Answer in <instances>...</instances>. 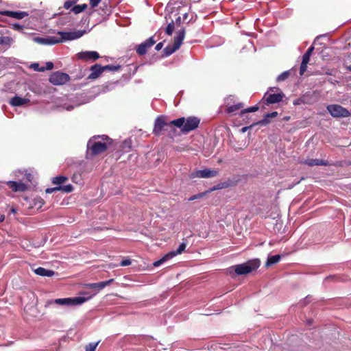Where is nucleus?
<instances>
[{
	"label": "nucleus",
	"instance_id": "33",
	"mask_svg": "<svg viewBox=\"0 0 351 351\" xmlns=\"http://www.w3.org/2000/svg\"><path fill=\"white\" fill-rule=\"evenodd\" d=\"M30 68H32V69H34L36 71H40V72L44 71L43 66H40L39 64L36 63V62L32 63L30 65Z\"/></svg>",
	"mask_w": 351,
	"mask_h": 351
},
{
	"label": "nucleus",
	"instance_id": "52",
	"mask_svg": "<svg viewBox=\"0 0 351 351\" xmlns=\"http://www.w3.org/2000/svg\"><path fill=\"white\" fill-rule=\"evenodd\" d=\"M180 20H181V18H180V16H179V17L176 19V23H180Z\"/></svg>",
	"mask_w": 351,
	"mask_h": 351
},
{
	"label": "nucleus",
	"instance_id": "13",
	"mask_svg": "<svg viewBox=\"0 0 351 351\" xmlns=\"http://www.w3.org/2000/svg\"><path fill=\"white\" fill-rule=\"evenodd\" d=\"M155 43L156 40L154 39V37H149L148 39L145 40L137 47L136 52L139 55H145L147 53L148 48L152 47L154 44H155Z\"/></svg>",
	"mask_w": 351,
	"mask_h": 351
},
{
	"label": "nucleus",
	"instance_id": "29",
	"mask_svg": "<svg viewBox=\"0 0 351 351\" xmlns=\"http://www.w3.org/2000/svg\"><path fill=\"white\" fill-rule=\"evenodd\" d=\"M174 28H175L174 22L171 21V23H169L168 24V25L167 26V27L165 29L166 34L169 36H171L174 30Z\"/></svg>",
	"mask_w": 351,
	"mask_h": 351
},
{
	"label": "nucleus",
	"instance_id": "4",
	"mask_svg": "<svg viewBox=\"0 0 351 351\" xmlns=\"http://www.w3.org/2000/svg\"><path fill=\"white\" fill-rule=\"evenodd\" d=\"M260 261L257 258L250 260L244 263L235 265L228 269L230 274L245 275L257 269L260 266Z\"/></svg>",
	"mask_w": 351,
	"mask_h": 351
},
{
	"label": "nucleus",
	"instance_id": "17",
	"mask_svg": "<svg viewBox=\"0 0 351 351\" xmlns=\"http://www.w3.org/2000/svg\"><path fill=\"white\" fill-rule=\"evenodd\" d=\"M113 281H114L113 279H110L106 281H102V282H96V283H89V284H87L86 286V287L94 289L97 290V291H99L103 289L104 288H105L106 286L109 285Z\"/></svg>",
	"mask_w": 351,
	"mask_h": 351
},
{
	"label": "nucleus",
	"instance_id": "8",
	"mask_svg": "<svg viewBox=\"0 0 351 351\" xmlns=\"http://www.w3.org/2000/svg\"><path fill=\"white\" fill-rule=\"evenodd\" d=\"M173 126L174 125H171V121L167 123L165 121L164 117L159 116L155 120L153 133L155 135L159 136L162 134V130L171 129Z\"/></svg>",
	"mask_w": 351,
	"mask_h": 351
},
{
	"label": "nucleus",
	"instance_id": "18",
	"mask_svg": "<svg viewBox=\"0 0 351 351\" xmlns=\"http://www.w3.org/2000/svg\"><path fill=\"white\" fill-rule=\"evenodd\" d=\"M7 184L14 191H25L27 189V186L21 182L8 181Z\"/></svg>",
	"mask_w": 351,
	"mask_h": 351
},
{
	"label": "nucleus",
	"instance_id": "31",
	"mask_svg": "<svg viewBox=\"0 0 351 351\" xmlns=\"http://www.w3.org/2000/svg\"><path fill=\"white\" fill-rule=\"evenodd\" d=\"M58 187L60 188V191H64L65 193H70L73 189V187L71 184L64 185Z\"/></svg>",
	"mask_w": 351,
	"mask_h": 351
},
{
	"label": "nucleus",
	"instance_id": "43",
	"mask_svg": "<svg viewBox=\"0 0 351 351\" xmlns=\"http://www.w3.org/2000/svg\"><path fill=\"white\" fill-rule=\"evenodd\" d=\"M60 191V188L58 186H56L53 188H48L46 189L45 192L46 193H51L54 191Z\"/></svg>",
	"mask_w": 351,
	"mask_h": 351
},
{
	"label": "nucleus",
	"instance_id": "15",
	"mask_svg": "<svg viewBox=\"0 0 351 351\" xmlns=\"http://www.w3.org/2000/svg\"><path fill=\"white\" fill-rule=\"evenodd\" d=\"M90 73L88 76V79L95 80L101 75L104 70L101 65L96 64L90 66Z\"/></svg>",
	"mask_w": 351,
	"mask_h": 351
},
{
	"label": "nucleus",
	"instance_id": "9",
	"mask_svg": "<svg viewBox=\"0 0 351 351\" xmlns=\"http://www.w3.org/2000/svg\"><path fill=\"white\" fill-rule=\"evenodd\" d=\"M285 97V95L282 91L276 93H271L267 91L264 94L262 101L265 105L269 106L270 104H278L282 101Z\"/></svg>",
	"mask_w": 351,
	"mask_h": 351
},
{
	"label": "nucleus",
	"instance_id": "39",
	"mask_svg": "<svg viewBox=\"0 0 351 351\" xmlns=\"http://www.w3.org/2000/svg\"><path fill=\"white\" fill-rule=\"evenodd\" d=\"M77 0H75V1H71V0H69V1H66L64 4V7L66 8V9H69L72 7V5L76 2Z\"/></svg>",
	"mask_w": 351,
	"mask_h": 351
},
{
	"label": "nucleus",
	"instance_id": "32",
	"mask_svg": "<svg viewBox=\"0 0 351 351\" xmlns=\"http://www.w3.org/2000/svg\"><path fill=\"white\" fill-rule=\"evenodd\" d=\"M99 343V341L89 343L86 346V351H95Z\"/></svg>",
	"mask_w": 351,
	"mask_h": 351
},
{
	"label": "nucleus",
	"instance_id": "24",
	"mask_svg": "<svg viewBox=\"0 0 351 351\" xmlns=\"http://www.w3.org/2000/svg\"><path fill=\"white\" fill-rule=\"evenodd\" d=\"M87 8V5L84 3L81 5H77L71 8V11L75 14H79L85 10Z\"/></svg>",
	"mask_w": 351,
	"mask_h": 351
},
{
	"label": "nucleus",
	"instance_id": "53",
	"mask_svg": "<svg viewBox=\"0 0 351 351\" xmlns=\"http://www.w3.org/2000/svg\"><path fill=\"white\" fill-rule=\"evenodd\" d=\"M187 16H188V14H187V13H185V14H184V19H186Z\"/></svg>",
	"mask_w": 351,
	"mask_h": 351
},
{
	"label": "nucleus",
	"instance_id": "11",
	"mask_svg": "<svg viewBox=\"0 0 351 351\" xmlns=\"http://www.w3.org/2000/svg\"><path fill=\"white\" fill-rule=\"evenodd\" d=\"M69 79L68 74L56 71L51 75L49 82L54 85H62L69 82Z\"/></svg>",
	"mask_w": 351,
	"mask_h": 351
},
{
	"label": "nucleus",
	"instance_id": "23",
	"mask_svg": "<svg viewBox=\"0 0 351 351\" xmlns=\"http://www.w3.org/2000/svg\"><path fill=\"white\" fill-rule=\"evenodd\" d=\"M281 259V256L279 254L269 256L266 262V266L269 267L274 264L278 263Z\"/></svg>",
	"mask_w": 351,
	"mask_h": 351
},
{
	"label": "nucleus",
	"instance_id": "3",
	"mask_svg": "<svg viewBox=\"0 0 351 351\" xmlns=\"http://www.w3.org/2000/svg\"><path fill=\"white\" fill-rule=\"evenodd\" d=\"M199 123L200 119L196 117H180L171 121V125L180 128L183 134L195 130L198 128Z\"/></svg>",
	"mask_w": 351,
	"mask_h": 351
},
{
	"label": "nucleus",
	"instance_id": "50",
	"mask_svg": "<svg viewBox=\"0 0 351 351\" xmlns=\"http://www.w3.org/2000/svg\"><path fill=\"white\" fill-rule=\"evenodd\" d=\"M10 211L12 213H16V209L14 207H12L11 209H10Z\"/></svg>",
	"mask_w": 351,
	"mask_h": 351
},
{
	"label": "nucleus",
	"instance_id": "41",
	"mask_svg": "<svg viewBox=\"0 0 351 351\" xmlns=\"http://www.w3.org/2000/svg\"><path fill=\"white\" fill-rule=\"evenodd\" d=\"M53 68V64L51 62H47L46 63V66L43 67L44 71H47H47L51 70Z\"/></svg>",
	"mask_w": 351,
	"mask_h": 351
},
{
	"label": "nucleus",
	"instance_id": "44",
	"mask_svg": "<svg viewBox=\"0 0 351 351\" xmlns=\"http://www.w3.org/2000/svg\"><path fill=\"white\" fill-rule=\"evenodd\" d=\"M89 1H90V3L93 8L96 7L101 1V0H89Z\"/></svg>",
	"mask_w": 351,
	"mask_h": 351
},
{
	"label": "nucleus",
	"instance_id": "14",
	"mask_svg": "<svg viewBox=\"0 0 351 351\" xmlns=\"http://www.w3.org/2000/svg\"><path fill=\"white\" fill-rule=\"evenodd\" d=\"M77 58L86 61H95L99 58V54L95 51H82L77 54Z\"/></svg>",
	"mask_w": 351,
	"mask_h": 351
},
{
	"label": "nucleus",
	"instance_id": "25",
	"mask_svg": "<svg viewBox=\"0 0 351 351\" xmlns=\"http://www.w3.org/2000/svg\"><path fill=\"white\" fill-rule=\"evenodd\" d=\"M66 180H67V178L66 177L63 176H56V177L53 178L52 183L53 184H57L58 185V184H60L64 183Z\"/></svg>",
	"mask_w": 351,
	"mask_h": 351
},
{
	"label": "nucleus",
	"instance_id": "19",
	"mask_svg": "<svg viewBox=\"0 0 351 351\" xmlns=\"http://www.w3.org/2000/svg\"><path fill=\"white\" fill-rule=\"evenodd\" d=\"M30 100L27 98H23L19 96H15L10 100V104L13 106H21L28 104Z\"/></svg>",
	"mask_w": 351,
	"mask_h": 351
},
{
	"label": "nucleus",
	"instance_id": "1",
	"mask_svg": "<svg viewBox=\"0 0 351 351\" xmlns=\"http://www.w3.org/2000/svg\"><path fill=\"white\" fill-rule=\"evenodd\" d=\"M82 32H58L57 36H47L46 38L36 37L34 40L39 44L52 45L64 40H71L80 38L82 36Z\"/></svg>",
	"mask_w": 351,
	"mask_h": 351
},
{
	"label": "nucleus",
	"instance_id": "10",
	"mask_svg": "<svg viewBox=\"0 0 351 351\" xmlns=\"http://www.w3.org/2000/svg\"><path fill=\"white\" fill-rule=\"evenodd\" d=\"M186 247V243L185 242H182L178 247L176 250L171 251L165 255L161 259L154 263V265L155 267H158L165 263L166 261L172 258L173 257L182 254Z\"/></svg>",
	"mask_w": 351,
	"mask_h": 351
},
{
	"label": "nucleus",
	"instance_id": "5",
	"mask_svg": "<svg viewBox=\"0 0 351 351\" xmlns=\"http://www.w3.org/2000/svg\"><path fill=\"white\" fill-rule=\"evenodd\" d=\"M91 298L92 296L87 298L78 296L75 298H58L48 301L47 304H56L63 306H75L83 304Z\"/></svg>",
	"mask_w": 351,
	"mask_h": 351
},
{
	"label": "nucleus",
	"instance_id": "54",
	"mask_svg": "<svg viewBox=\"0 0 351 351\" xmlns=\"http://www.w3.org/2000/svg\"><path fill=\"white\" fill-rule=\"evenodd\" d=\"M2 42H3V40H1V36L0 37V45H2Z\"/></svg>",
	"mask_w": 351,
	"mask_h": 351
},
{
	"label": "nucleus",
	"instance_id": "49",
	"mask_svg": "<svg viewBox=\"0 0 351 351\" xmlns=\"http://www.w3.org/2000/svg\"><path fill=\"white\" fill-rule=\"evenodd\" d=\"M249 127L246 126V127H243L242 129H241V132H245L247 130H248Z\"/></svg>",
	"mask_w": 351,
	"mask_h": 351
},
{
	"label": "nucleus",
	"instance_id": "26",
	"mask_svg": "<svg viewBox=\"0 0 351 351\" xmlns=\"http://www.w3.org/2000/svg\"><path fill=\"white\" fill-rule=\"evenodd\" d=\"M314 50V47L311 46L310 47L307 51L305 52V53L302 56V60L308 62L310 60V57L311 56V53Z\"/></svg>",
	"mask_w": 351,
	"mask_h": 351
},
{
	"label": "nucleus",
	"instance_id": "42",
	"mask_svg": "<svg viewBox=\"0 0 351 351\" xmlns=\"http://www.w3.org/2000/svg\"><path fill=\"white\" fill-rule=\"evenodd\" d=\"M131 265V261L130 259H124L120 263V265L125 267Z\"/></svg>",
	"mask_w": 351,
	"mask_h": 351
},
{
	"label": "nucleus",
	"instance_id": "21",
	"mask_svg": "<svg viewBox=\"0 0 351 351\" xmlns=\"http://www.w3.org/2000/svg\"><path fill=\"white\" fill-rule=\"evenodd\" d=\"M305 164L308 166H327L328 165V162L324 160L319 159H308L305 161Z\"/></svg>",
	"mask_w": 351,
	"mask_h": 351
},
{
	"label": "nucleus",
	"instance_id": "6",
	"mask_svg": "<svg viewBox=\"0 0 351 351\" xmlns=\"http://www.w3.org/2000/svg\"><path fill=\"white\" fill-rule=\"evenodd\" d=\"M185 29L184 28L178 30L174 37L173 45H168L163 50L165 56H169L177 51L182 44L185 37Z\"/></svg>",
	"mask_w": 351,
	"mask_h": 351
},
{
	"label": "nucleus",
	"instance_id": "34",
	"mask_svg": "<svg viewBox=\"0 0 351 351\" xmlns=\"http://www.w3.org/2000/svg\"><path fill=\"white\" fill-rule=\"evenodd\" d=\"M258 109V107L257 106H252L250 108H247L241 111V114H243L247 112H253L257 111Z\"/></svg>",
	"mask_w": 351,
	"mask_h": 351
},
{
	"label": "nucleus",
	"instance_id": "38",
	"mask_svg": "<svg viewBox=\"0 0 351 351\" xmlns=\"http://www.w3.org/2000/svg\"><path fill=\"white\" fill-rule=\"evenodd\" d=\"M131 141L130 140H128V139H126L123 142V144H122V147L123 149H130V147H131Z\"/></svg>",
	"mask_w": 351,
	"mask_h": 351
},
{
	"label": "nucleus",
	"instance_id": "16",
	"mask_svg": "<svg viewBox=\"0 0 351 351\" xmlns=\"http://www.w3.org/2000/svg\"><path fill=\"white\" fill-rule=\"evenodd\" d=\"M0 14L10 16V17L14 18L15 19H18V20L22 19L24 17L27 16L29 15L27 12H23V11H8V10L0 12Z\"/></svg>",
	"mask_w": 351,
	"mask_h": 351
},
{
	"label": "nucleus",
	"instance_id": "12",
	"mask_svg": "<svg viewBox=\"0 0 351 351\" xmlns=\"http://www.w3.org/2000/svg\"><path fill=\"white\" fill-rule=\"evenodd\" d=\"M218 175L217 170H212L210 169H204L202 170H197L193 171L191 176V178H210L215 177Z\"/></svg>",
	"mask_w": 351,
	"mask_h": 351
},
{
	"label": "nucleus",
	"instance_id": "27",
	"mask_svg": "<svg viewBox=\"0 0 351 351\" xmlns=\"http://www.w3.org/2000/svg\"><path fill=\"white\" fill-rule=\"evenodd\" d=\"M289 75H290L289 71H284L277 77L276 81L278 82H283V81L286 80L289 77Z\"/></svg>",
	"mask_w": 351,
	"mask_h": 351
},
{
	"label": "nucleus",
	"instance_id": "35",
	"mask_svg": "<svg viewBox=\"0 0 351 351\" xmlns=\"http://www.w3.org/2000/svg\"><path fill=\"white\" fill-rule=\"evenodd\" d=\"M308 63V62H305L303 60L302 61L300 68V74L301 75H302L304 73V72L306 71Z\"/></svg>",
	"mask_w": 351,
	"mask_h": 351
},
{
	"label": "nucleus",
	"instance_id": "48",
	"mask_svg": "<svg viewBox=\"0 0 351 351\" xmlns=\"http://www.w3.org/2000/svg\"><path fill=\"white\" fill-rule=\"evenodd\" d=\"M163 47V43L162 42H160V43H158L156 47H155V49L156 51H160Z\"/></svg>",
	"mask_w": 351,
	"mask_h": 351
},
{
	"label": "nucleus",
	"instance_id": "22",
	"mask_svg": "<svg viewBox=\"0 0 351 351\" xmlns=\"http://www.w3.org/2000/svg\"><path fill=\"white\" fill-rule=\"evenodd\" d=\"M277 115H278V112L276 111L272 112L271 113H267L264 116V118L261 121H260L258 122V123L261 125H267L270 122V121H269L270 118H274V117H277Z\"/></svg>",
	"mask_w": 351,
	"mask_h": 351
},
{
	"label": "nucleus",
	"instance_id": "51",
	"mask_svg": "<svg viewBox=\"0 0 351 351\" xmlns=\"http://www.w3.org/2000/svg\"><path fill=\"white\" fill-rule=\"evenodd\" d=\"M219 189H221V187H219V186H214V187L211 189V191H215V190Z\"/></svg>",
	"mask_w": 351,
	"mask_h": 351
},
{
	"label": "nucleus",
	"instance_id": "30",
	"mask_svg": "<svg viewBox=\"0 0 351 351\" xmlns=\"http://www.w3.org/2000/svg\"><path fill=\"white\" fill-rule=\"evenodd\" d=\"M103 67H104V71H117L121 68V66L119 65H117V66L106 65V66H104Z\"/></svg>",
	"mask_w": 351,
	"mask_h": 351
},
{
	"label": "nucleus",
	"instance_id": "28",
	"mask_svg": "<svg viewBox=\"0 0 351 351\" xmlns=\"http://www.w3.org/2000/svg\"><path fill=\"white\" fill-rule=\"evenodd\" d=\"M243 104L242 103H239L237 104H235V105H232V106H229L228 108H227V112H229V113H232V112H236L237 110H239L240 108H241L243 107Z\"/></svg>",
	"mask_w": 351,
	"mask_h": 351
},
{
	"label": "nucleus",
	"instance_id": "2",
	"mask_svg": "<svg viewBox=\"0 0 351 351\" xmlns=\"http://www.w3.org/2000/svg\"><path fill=\"white\" fill-rule=\"evenodd\" d=\"M110 144L107 136H97L91 138L87 143V156H95L104 152Z\"/></svg>",
	"mask_w": 351,
	"mask_h": 351
},
{
	"label": "nucleus",
	"instance_id": "47",
	"mask_svg": "<svg viewBox=\"0 0 351 351\" xmlns=\"http://www.w3.org/2000/svg\"><path fill=\"white\" fill-rule=\"evenodd\" d=\"M268 91H269V93H270V92H271V93H275L274 92H278H278H280V88H279L278 87H276V86H274V87H270V88H269Z\"/></svg>",
	"mask_w": 351,
	"mask_h": 351
},
{
	"label": "nucleus",
	"instance_id": "37",
	"mask_svg": "<svg viewBox=\"0 0 351 351\" xmlns=\"http://www.w3.org/2000/svg\"><path fill=\"white\" fill-rule=\"evenodd\" d=\"M206 193H200L196 195H194L189 198V201H193L197 199H199L203 197L205 195Z\"/></svg>",
	"mask_w": 351,
	"mask_h": 351
},
{
	"label": "nucleus",
	"instance_id": "46",
	"mask_svg": "<svg viewBox=\"0 0 351 351\" xmlns=\"http://www.w3.org/2000/svg\"><path fill=\"white\" fill-rule=\"evenodd\" d=\"M25 176L27 181L32 182L33 176L30 173H27V171H25Z\"/></svg>",
	"mask_w": 351,
	"mask_h": 351
},
{
	"label": "nucleus",
	"instance_id": "56",
	"mask_svg": "<svg viewBox=\"0 0 351 351\" xmlns=\"http://www.w3.org/2000/svg\"><path fill=\"white\" fill-rule=\"evenodd\" d=\"M40 203H41V204H44L43 199H40Z\"/></svg>",
	"mask_w": 351,
	"mask_h": 351
},
{
	"label": "nucleus",
	"instance_id": "45",
	"mask_svg": "<svg viewBox=\"0 0 351 351\" xmlns=\"http://www.w3.org/2000/svg\"><path fill=\"white\" fill-rule=\"evenodd\" d=\"M80 105V104H75V105H69V106H64V108H65L66 110H71L75 106H78Z\"/></svg>",
	"mask_w": 351,
	"mask_h": 351
},
{
	"label": "nucleus",
	"instance_id": "20",
	"mask_svg": "<svg viewBox=\"0 0 351 351\" xmlns=\"http://www.w3.org/2000/svg\"><path fill=\"white\" fill-rule=\"evenodd\" d=\"M34 273L40 276H53L55 274L54 271L47 269L45 268L39 267L34 270Z\"/></svg>",
	"mask_w": 351,
	"mask_h": 351
},
{
	"label": "nucleus",
	"instance_id": "36",
	"mask_svg": "<svg viewBox=\"0 0 351 351\" xmlns=\"http://www.w3.org/2000/svg\"><path fill=\"white\" fill-rule=\"evenodd\" d=\"M1 40H3L2 42V45H11L13 42V39L9 36H1Z\"/></svg>",
	"mask_w": 351,
	"mask_h": 351
},
{
	"label": "nucleus",
	"instance_id": "40",
	"mask_svg": "<svg viewBox=\"0 0 351 351\" xmlns=\"http://www.w3.org/2000/svg\"><path fill=\"white\" fill-rule=\"evenodd\" d=\"M11 25H12V29H14V30H17V31H21L23 28V25H21V24L17 23H13Z\"/></svg>",
	"mask_w": 351,
	"mask_h": 351
},
{
	"label": "nucleus",
	"instance_id": "7",
	"mask_svg": "<svg viewBox=\"0 0 351 351\" xmlns=\"http://www.w3.org/2000/svg\"><path fill=\"white\" fill-rule=\"evenodd\" d=\"M326 109L330 115L335 118H346L351 114L348 109L338 104L328 105Z\"/></svg>",
	"mask_w": 351,
	"mask_h": 351
},
{
	"label": "nucleus",
	"instance_id": "55",
	"mask_svg": "<svg viewBox=\"0 0 351 351\" xmlns=\"http://www.w3.org/2000/svg\"><path fill=\"white\" fill-rule=\"evenodd\" d=\"M3 219H4V217L3 216V217H1L0 218V221H3Z\"/></svg>",
	"mask_w": 351,
	"mask_h": 351
}]
</instances>
